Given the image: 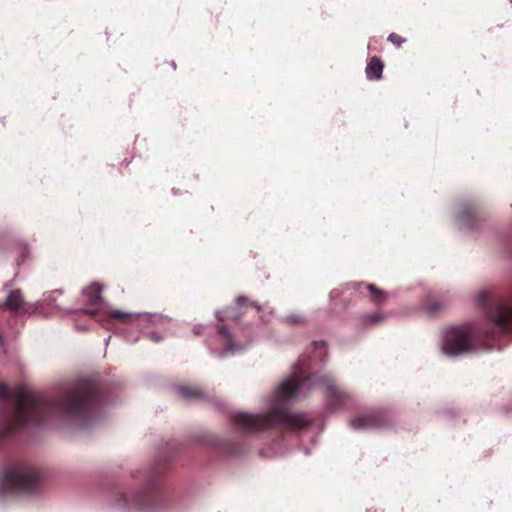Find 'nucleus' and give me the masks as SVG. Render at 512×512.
<instances>
[{"label": "nucleus", "mask_w": 512, "mask_h": 512, "mask_svg": "<svg viewBox=\"0 0 512 512\" xmlns=\"http://www.w3.org/2000/svg\"><path fill=\"white\" fill-rule=\"evenodd\" d=\"M103 394L97 379H78L57 398L23 386L10 389L0 382V439L27 424H40L52 415L86 421L98 410Z\"/></svg>", "instance_id": "nucleus-1"}, {"label": "nucleus", "mask_w": 512, "mask_h": 512, "mask_svg": "<svg viewBox=\"0 0 512 512\" xmlns=\"http://www.w3.org/2000/svg\"><path fill=\"white\" fill-rule=\"evenodd\" d=\"M318 382L325 386L327 405L331 410L346 407L352 403V395L338 387L332 379L315 377L307 368L299 366L295 368L291 377L279 384L271 397L269 411L262 414L236 413L232 418L236 429L245 434H253L269 429H302L308 426L309 420L302 414L290 413L287 404L307 383L317 384Z\"/></svg>", "instance_id": "nucleus-2"}, {"label": "nucleus", "mask_w": 512, "mask_h": 512, "mask_svg": "<svg viewBox=\"0 0 512 512\" xmlns=\"http://www.w3.org/2000/svg\"><path fill=\"white\" fill-rule=\"evenodd\" d=\"M477 302L486 312L491 330H480L472 324H464L449 328L443 337L442 351L448 356H458L476 351L478 343L486 344L500 333H512V306L494 302L489 294L481 292Z\"/></svg>", "instance_id": "nucleus-3"}, {"label": "nucleus", "mask_w": 512, "mask_h": 512, "mask_svg": "<svg viewBox=\"0 0 512 512\" xmlns=\"http://www.w3.org/2000/svg\"><path fill=\"white\" fill-rule=\"evenodd\" d=\"M166 469V461L156 464L148 472L144 487L118 493L115 504L128 512H168L170 501L157 482Z\"/></svg>", "instance_id": "nucleus-4"}, {"label": "nucleus", "mask_w": 512, "mask_h": 512, "mask_svg": "<svg viewBox=\"0 0 512 512\" xmlns=\"http://www.w3.org/2000/svg\"><path fill=\"white\" fill-rule=\"evenodd\" d=\"M41 483L40 471L31 466L17 465L7 469L0 482L3 493L33 492Z\"/></svg>", "instance_id": "nucleus-5"}, {"label": "nucleus", "mask_w": 512, "mask_h": 512, "mask_svg": "<svg viewBox=\"0 0 512 512\" xmlns=\"http://www.w3.org/2000/svg\"><path fill=\"white\" fill-rule=\"evenodd\" d=\"M250 307L255 308L256 312H259L260 310V306L256 305L247 297L238 296L231 306L227 307L224 311H219L217 313V318L219 321H224L227 319L238 320Z\"/></svg>", "instance_id": "nucleus-6"}, {"label": "nucleus", "mask_w": 512, "mask_h": 512, "mask_svg": "<svg viewBox=\"0 0 512 512\" xmlns=\"http://www.w3.org/2000/svg\"><path fill=\"white\" fill-rule=\"evenodd\" d=\"M388 416L381 411L371 412L351 421V426L354 429H375L382 428L389 424Z\"/></svg>", "instance_id": "nucleus-7"}, {"label": "nucleus", "mask_w": 512, "mask_h": 512, "mask_svg": "<svg viewBox=\"0 0 512 512\" xmlns=\"http://www.w3.org/2000/svg\"><path fill=\"white\" fill-rule=\"evenodd\" d=\"M3 307L15 314H26L33 311L32 306L24 300L20 289L9 292Z\"/></svg>", "instance_id": "nucleus-8"}, {"label": "nucleus", "mask_w": 512, "mask_h": 512, "mask_svg": "<svg viewBox=\"0 0 512 512\" xmlns=\"http://www.w3.org/2000/svg\"><path fill=\"white\" fill-rule=\"evenodd\" d=\"M176 391L185 401H204L207 399L205 391L198 386L179 385Z\"/></svg>", "instance_id": "nucleus-9"}, {"label": "nucleus", "mask_w": 512, "mask_h": 512, "mask_svg": "<svg viewBox=\"0 0 512 512\" xmlns=\"http://www.w3.org/2000/svg\"><path fill=\"white\" fill-rule=\"evenodd\" d=\"M384 64L382 60L377 57L373 56L370 58V60L367 63L365 73L369 80H379L382 77Z\"/></svg>", "instance_id": "nucleus-10"}, {"label": "nucleus", "mask_w": 512, "mask_h": 512, "mask_svg": "<svg viewBox=\"0 0 512 512\" xmlns=\"http://www.w3.org/2000/svg\"><path fill=\"white\" fill-rule=\"evenodd\" d=\"M102 289L103 287L100 283L93 282L83 290V294L85 295L90 304L96 305L99 304L102 300Z\"/></svg>", "instance_id": "nucleus-11"}, {"label": "nucleus", "mask_w": 512, "mask_h": 512, "mask_svg": "<svg viewBox=\"0 0 512 512\" xmlns=\"http://www.w3.org/2000/svg\"><path fill=\"white\" fill-rule=\"evenodd\" d=\"M447 305V302L445 300L431 298L427 301L425 305V310L430 315H436L443 311Z\"/></svg>", "instance_id": "nucleus-12"}, {"label": "nucleus", "mask_w": 512, "mask_h": 512, "mask_svg": "<svg viewBox=\"0 0 512 512\" xmlns=\"http://www.w3.org/2000/svg\"><path fill=\"white\" fill-rule=\"evenodd\" d=\"M366 288L369 291L370 296H371L373 302H375V303H383V302L386 301L387 294L383 290L379 289L376 285H374V284H367Z\"/></svg>", "instance_id": "nucleus-13"}, {"label": "nucleus", "mask_w": 512, "mask_h": 512, "mask_svg": "<svg viewBox=\"0 0 512 512\" xmlns=\"http://www.w3.org/2000/svg\"><path fill=\"white\" fill-rule=\"evenodd\" d=\"M109 316L111 318H115V319H118L122 322H132L137 316L134 315V314H130V313H125V312H122V311H119V310H112L110 311L109 313Z\"/></svg>", "instance_id": "nucleus-14"}, {"label": "nucleus", "mask_w": 512, "mask_h": 512, "mask_svg": "<svg viewBox=\"0 0 512 512\" xmlns=\"http://www.w3.org/2000/svg\"><path fill=\"white\" fill-rule=\"evenodd\" d=\"M283 322L287 325H300L305 322V318L300 314H291L283 318Z\"/></svg>", "instance_id": "nucleus-15"}, {"label": "nucleus", "mask_w": 512, "mask_h": 512, "mask_svg": "<svg viewBox=\"0 0 512 512\" xmlns=\"http://www.w3.org/2000/svg\"><path fill=\"white\" fill-rule=\"evenodd\" d=\"M384 319H385V316L378 312L372 313V314H367V315L363 316L364 323H369V324H377L379 322H382Z\"/></svg>", "instance_id": "nucleus-16"}, {"label": "nucleus", "mask_w": 512, "mask_h": 512, "mask_svg": "<svg viewBox=\"0 0 512 512\" xmlns=\"http://www.w3.org/2000/svg\"><path fill=\"white\" fill-rule=\"evenodd\" d=\"M387 40L389 42H391L393 45H395L396 47H400L403 43L406 42V39L397 33H391L388 36Z\"/></svg>", "instance_id": "nucleus-17"}, {"label": "nucleus", "mask_w": 512, "mask_h": 512, "mask_svg": "<svg viewBox=\"0 0 512 512\" xmlns=\"http://www.w3.org/2000/svg\"><path fill=\"white\" fill-rule=\"evenodd\" d=\"M218 332L221 336L230 339V332L227 326L222 325L219 327Z\"/></svg>", "instance_id": "nucleus-18"}, {"label": "nucleus", "mask_w": 512, "mask_h": 512, "mask_svg": "<svg viewBox=\"0 0 512 512\" xmlns=\"http://www.w3.org/2000/svg\"><path fill=\"white\" fill-rule=\"evenodd\" d=\"M210 445H212L215 449H218V450H221L222 451V448H221V445H220V442L215 439V438H212L210 440Z\"/></svg>", "instance_id": "nucleus-19"}, {"label": "nucleus", "mask_w": 512, "mask_h": 512, "mask_svg": "<svg viewBox=\"0 0 512 512\" xmlns=\"http://www.w3.org/2000/svg\"><path fill=\"white\" fill-rule=\"evenodd\" d=\"M85 313L90 316H95L97 312H96V310L91 309V310H85Z\"/></svg>", "instance_id": "nucleus-20"}, {"label": "nucleus", "mask_w": 512, "mask_h": 512, "mask_svg": "<svg viewBox=\"0 0 512 512\" xmlns=\"http://www.w3.org/2000/svg\"><path fill=\"white\" fill-rule=\"evenodd\" d=\"M193 332H194V334H196V335L200 334L199 327H194Z\"/></svg>", "instance_id": "nucleus-21"}, {"label": "nucleus", "mask_w": 512, "mask_h": 512, "mask_svg": "<svg viewBox=\"0 0 512 512\" xmlns=\"http://www.w3.org/2000/svg\"><path fill=\"white\" fill-rule=\"evenodd\" d=\"M4 344V339L3 337L0 335V345L2 346Z\"/></svg>", "instance_id": "nucleus-22"}, {"label": "nucleus", "mask_w": 512, "mask_h": 512, "mask_svg": "<svg viewBox=\"0 0 512 512\" xmlns=\"http://www.w3.org/2000/svg\"><path fill=\"white\" fill-rule=\"evenodd\" d=\"M469 216L474 217V213L473 212L467 213V217H469Z\"/></svg>", "instance_id": "nucleus-23"}, {"label": "nucleus", "mask_w": 512, "mask_h": 512, "mask_svg": "<svg viewBox=\"0 0 512 512\" xmlns=\"http://www.w3.org/2000/svg\"><path fill=\"white\" fill-rule=\"evenodd\" d=\"M151 337H152L155 341H158V338H154V334H151Z\"/></svg>", "instance_id": "nucleus-24"}]
</instances>
